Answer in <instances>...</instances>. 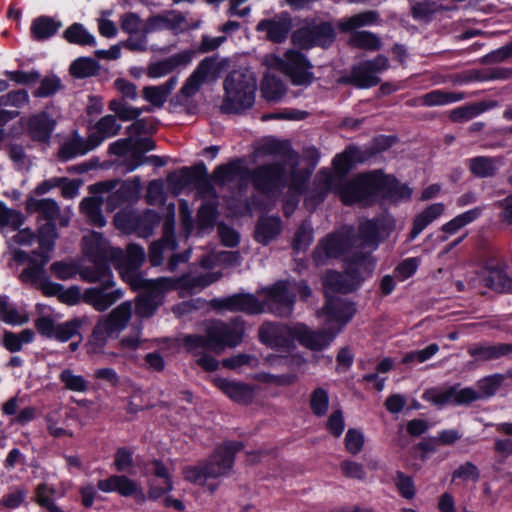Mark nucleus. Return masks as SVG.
Listing matches in <instances>:
<instances>
[{"label": "nucleus", "instance_id": "c85d7f7f", "mask_svg": "<svg viewBox=\"0 0 512 512\" xmlns=\"http://www.w3.org/2000/svg\"><path fill=\"white\" fill-rule=\"evenodd\" d=\"M218 307L229 311H244L247 313H260L264 310V304L251 294H235L217 300Z\"/></svg>", "mask_w": 512, "mask_h": 512}, {"label": "nucleus", "instance_id": "a18cd8bd", "mask_svg": "<svg viewBox=\"0 0 512 512\" xmlns=\"http://www.w3.org/2000/svg\"><path fill=\"white\" fill-rule=\"evenodd\" d=\"M64 38L72 44L95 46V37L80 23H74L64 31Z\"/></svg>", "mask_w": 512, "mask_h": 512}, {"label": "nucleus", "instance_id": "b1692460", "mask_svg": "<svg viewBox=\"0 0 512 512\" xmlns=\"http://www.w3.org/2000/svg\"><path fill=\"white\" fill-rule=\"evenodd\" d=\"M97 488L104 493L117 492L123 497H142L141 487L134 480L124 475H112L97 482Z\"/></svg>", "mask_w": 512, "mask_h": 512}, {"label": "nucleus", "instance_id": "f257e3e1", "mask_svg": "<svg viewBox=\"0 0 512 512\" xmlns=\"http://www.w3.org/2000/svg\"><path fill=\"white\" fill-rule=\"evenodd\" d=\"M374 267L372 257L361 254L347 261L343 275L333 271L327 272L323 278L327 303L317 314L318 317H325V328L314 331L298 323L293 325V338L312 351L326 349L355 313L353 304L341 298H333L330 293H347L357 289L372 274Z\"/></svg>", "mask_w": 512, "mask_h": 512}, {"label": "nucleus", "instance_id": "37998d69", "mask_svg": "<svg viewBox=\"0 0 512 512\" xmlns=\"http://www.w3.org/2000/svg\"><path fill=\"white\" fill-rule=\"evenodd\" d=\"M46 427L49 434L55 438L73 437V432L67 428L65 419L60 410L49 411L45 416Z\"/></svg>", "mask_w": 512, "mask_h": 512}, {"label": "nucleus", "instance_id": "4be33fe9", "mask_svg": "<svg viewBox=\"0 0 512 512\" xmlns=\"http://www.w3.org/2000/svg\"><path fill=\"white\" fill-rule=\"evenodd\" d=\"M217 77V65L212 59H204L195 69V71L186 80L180 90L183 98H190L195 95L200 87L209 81L215 80Z\"/></svg>", "mask_w": 512, "mask_h": 512}, {"label": "nucleus", "instance_id": "a878e982", "mask_svg": "<svg viewBox=\"0 0 512 512\" xmlns=\"http://www.w3.org/2000/svg\"><path fill=\"white\" fill-rule=\"evenodd\" d=\"M186 27L187 24L184 16L176 11H167L146 20L147 34L166 29L178 33Z\"/></svg>", "mask_w": 512, "mask_h": 512}, {"label": "nucleus", "instance_id": "412c9836", "mask_svg": "<svg viewBox=\"0 0 512 512\" xmlns=\"http://www.w3.org/2000/svg\"><path fill=\"white\" fill-rule=\"evenodd\" d=\"M350 231L332 234L323 239L314 252L317 265L325 264L329 259L340 256L349 246L354 244Z\"/></svg>", "mask_w": 512, "mask_h": 512}, {"label": "nucleus", "instance_id": "2eb2a0df", "mask_svg": "<svg viewBox=\"0 0 512 512\" xmlns=\"http://www.w3.org/2000/svg\"><path fill=\"white\" fill-rule=\"evenodd\" d=\"M335 39V32L331 24L326 22H312L302 26L292 35L294 44L302 48L314 46L327 47Z\"/></svg>", "mask_w": 512, "mask_h": 512}, {"label": "nucleus", "instance_id": "0eeeda50", "mask_svg": "<svg viewBox=\"0 0 512 512\" xmlns=\"http://www.w3.org/2000/svg\"><path fill=\"white\" fill-rule=\"evenodd\" d=\"M144 125L142 121H136L128 127L129 137L126 139H119L110 145V152L114 155L124 157V164L127 166V171L131 172L151 161L156 165H161L159 158L156 156L145 157L144 154L153 150L155 144L149 137H134V134L140 133Z\"/></svg>", "mask_w": 512, "mask_h": 512}, {"label": "nucleus", "instance_id": "5701e85b", "mask_svg": "<svg viewBox=\"0 0 512 512\" xmlns=\"http://www.w3.org/2000/svg\"><path fill=\"white\" fill-rule=\"evenodd\" d=\"M211 381L234 402L247 404L251 402L255 396V389L249 384L222 377H213Z\"/></svg>", "mask_w": 512, "mask_h": 512}, {"label": "nucleus", "instance_id": "39448f33", "mask_svg": "<svg viewBox=\"0 0 512 512\" xmlns=\"http://www.w3.org/2000/svg\"><path fill=\"white\" fill-rule=\"evenodd\" d=\"M241 447L242 445L239 442L225 443L216 450L205 464L184 467V479L207 487L210 492H213L217 484L211 481L229 474L233 466L234 454Z\"/></svg>", "mask_w": 512, "mask_h": 512}, {"label": "nucleus", "instance_id": "2f4dec72", "mask_svg": "<svg viewBox=\"0 0 512 512\" xmlns=\"http://www.w3.org/2000/svg\"><path fill=\"white\" fill-rule=\"evenodd\" d=\"M177 84L178 77L173 76L161 85L147 86L142 91L143 98L155 107H162Z\"/></svg>", "mask_w": 512, "mask_h": 512}, {"label": "nucleus", "instance_id": "864d4df0", "mask_svg": "<svg viewBox=\"0 0 512 512\" xmlns=\"http://www.w3.org/2000/svg\"><path fill=\"white\" fill-rule=\"evenodd\" d=\"M349 42L352 46L367 50H377L381 45L378 37L368 31H358L352 33Z\"/></svg>", "mask_w": 512, "mask_h": 512}, {"label": "nucleus", "instance_id": "f3484780", "mask_svg": "<svg viewBox=\"0 0 512 512\" xmlns=\"http://www.w3.org/2000/svg\"><path fill=\"white\" fill-rule=\"evenodd\" d=\"M114 223L116 228L124 233L134 232L139 237H148L159 223V216L151 210L145 212L142 216L122 211L115 215Z\"/></svg>", "mask_w": 512, "mask_h": 512}, {"label": "nucleus", "instance_id": "c9c22d12", "mask_svg": "<svg viewBox=\"0 0 512 512\" xmlns=\"http://www.w3.org/2000/svg\"><path fill=\"white\" fill-rule=\"evenodd\" d=\"M281 232V221L278 217H262L256 228L257 241L268 244Z\"/></svg>", "mask_w": 512, "mask_h": 512}, {"label": "nucleus", "instance_id": "9d476101", "mask_svg": "<svg viewBox=\"0 0 512 512\" xmlns=\"http://www.w3.org/2000/svg\"><path fill=\"white\" fill-rule=\"evenodd\" d=\"M263 64L270 70H277L286 74L294 85L308 86L313 82L312 65L300 52L288 50L284 59L275 54L266 55Z\"/></svg>", "mask_w": 512, "mask_h": 512}, {"label": "nucleus", "instance_id": "72a5a7b5", "mask_svg": "<svg viewBox=\"0 0 512 512\" xmlns=\"http://www.w3.org/2000/svg\"><path fill=\"white\" fill-rule=\"evenodd\" d=\"M485 285L495 291L512 292V279L508 277L504 268L487 266L484 276Z\"/></svg>", "mask_w": 512, "mask_h": 512}, {"label": "nucleus", "instance_id": "dca6fc26", "mask_svg": "<svg viewBox=\"0 0 512 512\" xmlns=\"http://www.w3.org/2000/svg\"><path fill=\"white\" fill-rule=\"evenodd\" d=\"M50 252L46 250L34 251L29 259V266L21 273V279L24 282L40 284L46 295L59 296L63 286L48 281L44 275L43 268L50 260Z\"/></svg>", "mask_w": 512, "mask_h": 512}, {"label": "nucleus", "instance_id": "6ab92c4d", "mask_svg": "<svg viewBox=\"0 0 512 512\" xmlns=\"http://www.w3.org/2000/svg\"><path fill=\"white\" fill-rule=\"evenodd\" d=\"M145 260V252L142 247L136 244H130L127 247L126 255H122L113 260L117 262V268L122 276V279L128 283L131 287L139 286L143 284L142 274L139 273L138 268L142 265Z\"/></svg>", "mask_w": 512, "mask_h": 512}, {"label": "nucleus", "instance_id": "7c9ffc66", "mask_svg": "<svg viewBox=\"0 0 512 512\" xmlns=\"http://www.w3.org/2000/svg\"><path fill=\"white\" fill-rule=\"evenodd\" d=\"M122 297L123 292L120 289L106 291L102 288L93 287L87 289L84 293L85 301L99 312L105 311Z\"/></svg>", "mask_w": 512, "mask_h": 512}, {"label": "nucleus", "instance_id": "20e7f679", "mask_svg": "<svg viewBox=\"0 0 512 512\" xmlns=\"http://www.w3.org/2000/svg\"><path fill=\"white\" fill-rule=\"evenodd\" d=\"M244 336V325L239 319L228 323L213 322L207 329L206 336L188 335L183 343L186 349L194 354L204 350L221 353L226 347H236Z\"/></svg>", "mask_w": 512, "mask_h": 512}, {"label": "nucleus", "instance_id": "13d9d810", "mask_svg": "<svg viewBox=\"0 0 512 512\" xmlns=\"http://www.w3.org/2000/svg\"><path fill=\"white\" fill-rule=\"evenodd\" d=\"M82 325L80 319H73L61 324L56 325L55 333L52 338L57 339L60 342H66L73 336L78 334V331Z\"/></svg>", "mask_w": 512, "mask_h": 512}, {"label": "nucleus", "instance_id": "bb28decb", "mask_svg": "<svg viewBox=\"0 0 512 512\" xmlns=\"http://www.w3.org/2000/svg\"><path fill=\"white\" fill-rule=\"evenodd\" d=\"M191 60L192 53L190 51H183L167 59L150 63L146 73L151 79H159L170 74L180 66H186Z\"/></svg>", "mask_w": 512, "mask_h": 512}, {"label": "nucleus", "instance_id": "7ed1b4c3", "mask_svg": "<svg viewBox=\"0 0 512 512\" xmlns=\"http://www.w3.org/2000/svg\"><path fill=\"white\" fill-rule=\"evenodd\" d=\"M286 158L283 166H265L254 172L253 181L258 190L272 192L288 186L291 192H300L308 179L309 172L296 169L298 156L292 151H286Z\"/></svg>", "mask_w": 512, "mask_h": 512}, {"label": "nucleus", "instance_id": "de8ad7c7", "mask_svg": "<svg viewBox=\"0 0 512 512\" xmlns=\"http://www.w3.org/2000/svg\"><path fill=\"white\" fill-rule=\"evenodd\" d=\"M82 213L89 219V221L97 226L103 227L106 220L101 213V201L97 197H89L84 199L80 205Z\"/></svg>", "mask_w": 512, "mask_h": 512}, {"label": "nucleus", "instance_id": "3c124183", "mask_svg": "<svg viewBox=\"0 0 512 512\" xmlns=\"http://www.w3.org/2000/svg\"><path fill=\"white\" fill-rule=\"evenodd\" d=\"M24 220L21 212L10 209L0 202V228L17 230L24 224Z\"/></svg>", "mask_w": 512, "mask_h": 512}, {"label": "nucleus", "instance_id": "338daca9", "mask_svg": "<svg viewBox=\"0 0 512 512\" xmlns=\"http://www.w3.org/2000/svg\"><path fill=\"white\" fill-rule=\"evenodd\" d=\"M439 351V346L435 343L430 344L424 349L413 351L408 354H406L403 357L404 363H410L417 361L419 363H423L427 360H429L431 357H433L437 352Z\"/></svg>", "mask_w": 512, "mask_h": 512}, {"label": "nucleus", "instance_id": "473e14b6", "mask_svg": "<svg viewBox=\"0 0 512 512\" xmlns=\"http://www.w3.org/2000/svg\"><path fill=\"white\" fill-rule=\"evenodd\" d=\"M361 245L364 244L372 249L377 246L379 238L388 234L386 220H367L360 224Z\"/></svg>", "mask_w": 512, "mask_h": 512}, {"label": "nucleus", "instance_id": "e433bc0d", "mask_svg": "<svg viewBox=\"0 0 512 512\" xmlns=\"http://www.w3.org/2000/svg\"><path fill=\"white\" fill-rule=\"evenodd\" d=\"M350 81L359 88H369L378 84L380 79L375 74L372 64L366 61L352 69Z\"/></svg>", "mask_w": 512, "mask_h": 512}, {"label": "nucleus", "instance_id": "774afa93", "mask_svg": "<svg viewBox=\"0 0 512 512\" xmlns=\"http://www.w3.org/2000/svg\"><path fill=\"white\" fill-rule=\"evenodd\" d=\"M418 265L419 260L417 258H407L395 268L394 275L398 280L404 281L416 272Z\"/></svg>", "mask_w": 512, "mask_h": 512}, {"label": "nucleus", "instance_id": "6e6552de", "mask_svg": "<svg viewBox=\"0 0 512 512\" xmlns=\"http://www.w3.org/2000/svg\"><path fill=\"white\" fill-rule=\"evenodd\" d=\"M257 82L247 68L232 71L225 79L223 108L229 112H241L250 108L255 100Z\"/></svg>", "mask_w": 512, "mask_h": 512}, {"label": "nucleus", "instance_id": "8fccbe9b", "mask_svg": "<svg viewBox=\"0 0 512 512\" xmlns=\"http://www.w3.org/2000/svg\"><path fill=\"white\" fill-rule=\"evenodd\" d=\"M98 69V63L89 57L78 58L70 66L71 74L77 78L93 76L97 73Z\"/></svg>", "mask_w": 512, "mask_h": 512}, {"label": "nucleus", "instance_id": "f03ea898", "mask_svg": "<svg viewBox=\"0 0 512 512\" xmlns=\"http://www.w3.org/2000/svg\"><path fill=\"white\" fill-rule=\"evenodd\" d=\"M412 190L400 185L395 178L383 175L380 171L363 174L348 182L341 190V200L345 204H369L376 195L387 196L394 201L410 198Z\"/></svg>", "mask_w": 512, "mask_h": 512}, {"label": "nucleus", "instance_id": "0e129e2a", "mask_svg": "<svg viewBox=\"0 0 512 512\" xmlns=\"http://www.w3.org/2000/svg\"><path fill=\"white\" fill-rule=\"evenodd\" d=\"M61 89V80L56 76L45 77L35 90V97H49Z\"/></svg>", "mask_w": 512, "mask_h": 512}, {"label": "nucleus", "instance_id": "680f3d73", "mask_svg": "<svg viewBox=\"0 0 512 512\" xmlns=\"http://www.w3.org/2000/svg\"><path fill=\"white\" fill-rule=\"evenodd\" d=\"M109 108L123 121L136 119L142 113L141 109L128 106L120 100H112Z\"/></svg>", "mask_w": 512, "mask_h": 512}, {"label": "nucleus", "instance_id": "393cba45", "mask_svg": "<svg viewBox=\"0 0 512 512\" xmlns=\"http://www.w3.org/2000/svg\"><path fill=\"white\" fill-rule=\"evenodd\" d=\"M256 29L264 33L266 38L273 42H282L291 29V18L286 13H281L273 18L261 20Z\"/></svg>", "mask_w": 512, "mask_h": 512}, {"label": "nucleus", "instance_id": "c03bdc74", "mask_svg": "<svg viewBox=\"0 0 512 512\" xmlns=\"http://www.w3.org/2000/svg\"><path fill=\"white\" fill-rule=\"evenodd\" d=\"M464 99V93L447 92L443 90H433L421 97V102L425 106H439L455 103Z\"/></svg>", "mask_w": 512, "mask_h": 512}, {"label": "nucleus", "instance_id": "9b49d317", "mask_svg": "<svg viewBox=\"0 0 512 512\" xmlns=\"http://www.w3.org/2000/svg\"><path fill=\"white\" fill-rule=\"evenodd\" d=\"M121 126L117 123L116 117L106 115L102 117L95 125L88 138H75L65 144L61 149V155L64 159L72 158L77 155H84L98 147L105 139L115 136Z\"/></svg>", "mask_w": 512, "mask_h": 512}, {"label": "nucleus", "instance_id": "052dcab7", "mask_svg": "<svg viewBox=\"0 0 512 512\" xmlns=\"http://www.w3.org/2000/svg\"><path fill=\"white\" fill-rule=\"evenodd\" d=\"M310 406L315 415H325L329 406V397L327 391L322 388H317L314 390L310 398Z\"/></svg>", "mask_w": 512, "mask_h": 512}, {"label": "nucleus", "instance_id": "a19ab883", "mask_svg": "<svg viewBox=\"0 0 512 512\" xmlns=\"http://www.w3.org/2000/svg\"><path fill=\"white\" fill-rule=\"evenodd\" d=\"M176 241L174 239L171 227L168 226L162 241L154 242L150 246L149 260L153 266H158L163 261V253L165 250H175Z\"/></svg>", "mask_w": 512, "mask_h": 512}, {"label": "nucleus", "instance_id": "6e6d98bb", "mask_svg": "<svg viewBox=\"0 0 512 512\" xmlns=\"http://www.w3.org/2000/svg\"><path fill=\"white\" fill-rule=\"evenodd\" d=\"M121 28L129 34H147L146 21L133 12L126 13L121 17Z\"/></svg>", "mask_w": 512, "mask_h": 512}, {"label": "nucleus", "instance_id": "bf43d9fd", "mask_svg": "<svg viewBox=\"0 0 512 512\" xmlns=\"http://www.w3.org/2000/svg\"><path fill=\"white\" fill-rule=\"evenodd\" d=\"M285 88L280 80H275L268 75L265 76L262 83V93L269 101H276L283 96Z\"/></svg>", "mask_w": 512, "mask_h": 512}, {"label": "nucleus", "instance_id": "4468645a", "mask_svg": "<svg viewBox=\"0 0 512 512\" xmlns=\"http://www.w3.org/2000/svg\"><path fill=\"white\" fill-rule=\"evenodd\" d=\"M171 282L165 278L157 280L144 279L143 284L132 287L135 290L143 289L145 293L136 300V313L141 318H147L153 315L158 306L162 303L164 290L170 286Z\"/></svg>", "mask_w": 512, "mask_h": 512}, {"label": "nucleus", "instance_id": "69168bd1", "mask_svg": "<svg viewBox=\"0 0 512 512\" xmlns=\"http://www.w3.org/2000/svg\"><path fill=\"white\" fill-rule=\"evenodd\" d=\"M257 365V359L248 354H237L222 361L224 368L239 370L243 366L254 367Z\"/></svg>", "mask_w": 512, "mask_h": 512}, {"label": "nucleus", "instance_id": "09e8293b", "mask_svg": "<svg viewBox=\"0 0 512 512\" xmlns=\"http://www.w3.org/2000/svg\"><path fill=\"white\" fill-rule=\"evenodd\" d=\"M376 20L377 14L375 12H363L340 21L339 28L344 32H348L363 26L371 25L376 22Z\"/></svg>", "mask_w": 512, "mask_h": 512}, {"label": "nucleus", "instance_id": "c756f323", "mask_svg": "<svg viewBox=\"0 0 512 512\" xmlns=\"http://www.w3.org/2000/svg\"><path fill=\"white\" fill-rule=\"evenodd\" d=\"M154 478L149 480V497L151 499H158L166 493L172 491L173 482L167 468L159 461L155 460L153 463Z\"/></svg>", "mask_w": 512, "mask_h": 512}, {"label": "nucleus", "instance_id": "49530a36", "mask_svg": "<svg viewBox=\"0 0 512 512\" xmlns=\"http://www.w3.org/2000/svg\"><path fill=\"white\" fill-rule=\"evenodd\" d=\"M60 27V22L50 17L42 16L33 21L31 31L34 38L43 40L53 36Z\"/></svg>", "mask_w": 512, "mask_h": 512}, {"label": "nucleus", "instance_id": "4d7b16f0", "mask_svg": "<svg viewBox=\"0 0 512 512\" xmlns=\"http://www.w3.org/2000/svg\"><path fill=\"white\" fill-rule=\"evenodd\" d=\"M142 343V325H133L130 332L119 339L118 347L122 350L135 351Z\"/></svg>", "mask_w": 512, "mask_h": 512}, {"label": "nucleus", "instance_id": "603ef678", "mask_svg": "<svg viewBox=\"0 0 512 512\" xmlns=\"http://www.w3.org/2000/svg\"><path fill=\"white\" fill-rule=\"evenodd\" d=\"M3 305V310H1L0 313V319L3 322L14 326L28 322L29 318L27 313L22 309L16 308L8 299H6Z\"/></svg>", "mask_w": 512, "mask_h": 512}, {"label": "nucleus", "instance_id": "f704fd0d", "mask_svg": "<svg viewBox=\"0 0 512 512\" xmlns=\"http://www.w3.org/2000/svg\"><path fill=\"white\" fill-rule=\"evenodd\" d=\"M444 210L442 203H434L418 214L414 220L411 239L416 238L430 223L440 217Z\"/></svg>", "mask_w": 512, "mask_h": 512}, {"label": "nucleus", "instance_id": "e2e57ef3", "mask_svg": "<svg viewBox=\"0 0 512 512\" xmlns=\"http://www.w3.org/2000/svg\"><path fill=\"white\" fill-rule=\"evenodd\" d=\"M502 381L503 376L499 374L487 376L481 379L478 382L479 392H476L478 394V399L482 396L493 395L501 385Z\"/></svg>", "mask_w": 512, "mask_h": 512}, {"label": "nucleus", "instance_id": "58836bf2", "mask_svg": "<svg viewBox=\"0 0 512 512\" xmlns=\"http://www.w3.org/2000/svg\"><path fill=\"white\" fill-rule=\"evenodd\" d=\"M500 158L475 157L469 160L471 172L478 177H490L502 166Z\"/></svg>", "mask_w": 512, "mask_h": 512}, {"label": "nucleus", "instance_id": "a211bd4d", "mask_svg": "<svg viewBox=\"0 0 512 512\" xmlns=\"http://www.w3.org/2000/svg\"><path fill=\"white\" fill-rule=\"evenodd\" d=\"M423 398L436 406L442 407L450 404L462 405L471 403L478 399V394L472 388L449 386L426 390Z\"/></svg>", "mask_w": 512, "mask_h": 512}, {"label": "nucleus", "instance_id": "79ce46f5", "mask_svg": "<svg viewBox=\"0 0 512 512\" xmlns=\"http://www.w3.org/2000/svg\"><path fill=\"white\" fill-rule=\"evenodd\" d=\"M468 351L476 361H488L510 353L512 347L506 344L474 346L470 347Z\"/></svg>", "mask_w": 512, "mask_h": 512}, {"label": "nucleus", "instance_id": "423d86ee", "mask_svg": "<svg viewBox=\"0 0 512 512\" xmlns=\"http://www.w3.org/2000/svg\"><path fill=\"white\" fill-rule=\"evenodd\" d=\"M83 250L95 264V271L85 269L83 276L88 282H101L105 288L114 284L112 273L107 265L108 260H116L122 250L112 248L100 233L90 231L83 237Z\"/></svg>", "mask_w": 512, "mask_h": 512}, {"label": "nucleus", "instance_id": "1a4fd4ad", "mask_svg": "<svg viewBox=\"0 0 512 512\" xmlns=\"http://www.w3.org/2000/svg\"><path fill=\"white\" fill-rule=\"evenodd\" d=\"M133 316V304L125 301L108 314L101 316L96 322L89 341L92 352L101 350L109 339H118L128 327Z\"/></svg>", "mask_w": 512, "mask_h": 512}, {"label": "nucleus", "instance_id": "f8f14e48", "mask_svg": "<svg viewBox=\"0 0 512 512\" xmlns=\"http://www.w3.org/2000/svg\"><path fill=\"white\" fill-rule=\"evenodd\" d=\"M298 291L302 298L311 295V289L305 284H291L289 282H278L263 292L266 295V306L279 316L289 315L293 308L294 297L290 292Z\"/></svg>", "mask_w": 512, "mask_h": 512}, {"label": "nucleus", "instance_id": "5fc2aeb1", "mask_svg": "<svg viewBox=\"0 0 512 512\" xmlns=\"http://www.w3.org/2000/svg\"><path fill=\"white\" fill-rule=\"evenodd\" d=\"M60 381L65 388L73 392H85L87 390V381L83 376L75 374L70 369H64L59 375Z\"/></svg>", "mask_w": 512, "mask_h": 512}, {"label": "nucleus", "instance_id": "ea45409f", "mask_svg": "<svg viewBox=\"0 0 512 512\" xmlns=\"http://www.w3.org/2000/svg\"><path fill=\"white\" fill-rule=\"evenodd\" d=\"M34 332L31 329H24L19 333L6 331L3 334L1 343L10 352H18L23 346L29 344L34 339Z\"/></svg>", "mask_w": 512, "mask_h": 512}, {"label": "nucleus", "instance_id": "ddd939ff", "mask_svg": "<svg viewBox=\"0 0 512 512\" xmlns=\"http://www.w3.org/2000/svg\"><path fill=\"white\" fill-rule=\"evenodd\" d=\"M27 211L38 212L41 217L47 220V222L39 227V250L52 251L54 247L55 239L57 238V232L55 225L52 223L60 212V208L56 201L53 199H31L26 205Z\"/></svg>", "mask_w": 512, "mask_h": 512}, {"label": "nucleus", "instance_id": "aec40b11", "mask_svg": "<svg viewBox=\"0 0 512 512\" xmlns=\"http://www.w3.org/2000/svg\"><path fill=\"white\" fill-rule=\"evenodd\" d=\"M358 150L356 148H349L342 154L336 155L333 159L334 174L322 172L320 182L327 190H335L340 194V190L348 183L339 185L344 174L351 168L352 164L357 160ZM351 180H349L350 182ZM341 197V195H339Z\"/></svg>", "mask_w": 512, "mask_h": 512}, {"label": "nucleus", "instance_id": "cd10ccee", "mask_svg": "<svg viewBox=\"0 0 512 512\" xmlns=\"http://www.w3.org/2000/svg\"><path fill=\"white\" fill-rule=\"evenodd\" d=\"M293 326L265 323L259 329L261 342L270 347H288L293 340Z\"/></svg>", "mask_w": 512, "mask_h": 512}, {"label": "nucleus", "instance_id": "4c0bfd02", "mask_svg": "<svg viewBox=\"0 0 512 512\" xmlns=\"http://www.w3.org/2000/svg\"><path fill=\"white\" fill-rule=\"evenodd\" d=\"M54 125V120L49 117L47 113H40L30 119L29 129L34 139L46 141L49 138Z\"/></svg>", "mask_w": 512, "mask_h": 512}]
</instances>
